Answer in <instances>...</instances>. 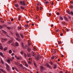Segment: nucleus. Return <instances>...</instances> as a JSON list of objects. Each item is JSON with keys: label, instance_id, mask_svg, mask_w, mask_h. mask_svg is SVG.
<instances>
[{"label": "nucleus", "instance_id": "f257e3e1", "mask_svg": "<svg viewBox=\"0 0 73 73\" xmlns=\"http://www.w3.org/2000/svg\"><path fill=\"white\" fill-rule=\"evenodd\" d=\"M6 68L7 69V70L8 72L10 71V69H9V66L8 65V64H6Z\"/></svg>", "mask_w": 73, "mask_h": 73}, {"label": "nucleus", "instance_id": "f03ea898", "mask_svg": "<svg viewBox=\"0 0 73 73\" xmlns=\"http://www.w3.org/2000/svg\"><path fill=\"white\" fill-rule=\"evenodd\" d=\"M20 4L21 5H25V2L24 1H23V2H22L21 1H20Z\"/></svg>", "mask_w": 73, "mask_h": 73}, {"label": "nucleus", "instance_id": "7ed1b4c3", "mask_svg": "<svg viewBox=\"0 0 73 73\" xmlns=\"http://www.w3.org/2000/svg\"><path fill=\"white\" fill-rule=\"evenodd\" d=\"M46 65L47 66H48V68H50V69H52V67H51V66H49V64H46Z\"/></svg>", "mask_w": 73, "mask_h": 73}, {"label": "nucleus", "instance_id": "20e7f679", "mask_svg": "<svg viewBox=\"0 0 73 73\" xmlns=\"http://www.w3.org/2000/svg\"><path fill=\"white\" fill-rule=\"evenodd\" d=\"M7 27V25H4L3 26L2 25H0V29H3V27Z\"/></svg>", "mask_w": 73, "mask_h": 73}, {"label": "nucleus", "instance_id": "39448f33", "mask_svg": "<svg viewBox=\"0 0 73 73\" xmlns=\"http://www.w3.org/2000/svg\"><path fill=\"white\" fill-rule=\"evenodd\" d=\"M53 65L54 66V68H53V69H56V68H57V65L55 64H53Z\"/></svg>", "mask_w": 73, "mask_h": 73}, {"label": "nucleus", "instance_id": "423d86ee", "mask_svg": "<svg viewBox=\"0 0 73 73\" xmlns=\"http://www.w3.org/2000/svg\"><path fill=\"white\" fill-rule=\"evenodd\" d=\"M37 60H40V55H38L37 54Z\"/></svg>", "mask_w": 73, "mask_h": 73}, {"label": "nucleus", "instance_id": "0eeeda50", "mask_svg": "<svg viewBox=\"0 0 73 73\" xmlns=\"http://www.w3.org/2000/svg\"><path fill=\"white\" fill-rule=\"evenodd\" d=\"M15 57L17 59V60H20V58H21V57H17L16 56H15Z\"/></svg>", "mask_w": 73, "mask_h": 73}, {"label": "nucleus", "instance_id": "6e6552de", "mask_svg": "<svg viewBox=\"0 0 73 73\" xmlns=\"http://www.w3.org/2000/svg\"><path fill=\"white\" fill-rule=\"evenodd\" d=\"M16 36H17V37H18V38H20V35H19V33H16Z\"/></svg>", "mask_w": 73, "mask_h": 73}, {"label": "nucleus", "instance_id": "1a4fd4ad", "mask_svg": "<svg viewBox=\"0 0 73 73\" xmlns=\"http://www.w3.org/2000/svg\"><path fill=\"white\" fill-rule=\"evenodd\" d=\"M1 71H2V72H3L4 73H7V72H6L5 71H4L3 69L1 68L0 69V73H1Z\"/></svg>", "mask_w": 73, "mask_h": 73}, {"label": "nucleus", "instance_id": "9d476101", "mask_svg": "<svg viewBox=\"0 0 73 73\" xmlns=\"http://www.w3.org/2000/svg\"><path fill=\"white\" fill-rule=\"evenodd\" d=\"M64 20H66V21H68V18L66 17H64Z\"/></svg>", "mask_w": 73, "mask_h": 73}, {"label": "nucleus", "instance_id": "9b49d317", "mask_svg": "<svg viewBox=\"0 0 73 73\" xmlns=\"http://www.w3.org/2000/svg\"><path fill=\"white\" fill-rule=\"evenodd\" d=\"M40 68L41 69L40 71H41V72H42V71H43V70L44 69V67H42V66H40Z\"/></svg>", "mask_w": 73, "mask_h": 73}, {"label": "nucleus", "instance_id": "f8f14e48", "mask_svg": "<svg viewBox=\"0 0 73 73\" xmlns=\"http://www.w3.org/2000/svg\"><path fill=\"white\" fill-rule=\"evenodd\" d=\"M0 55L1 56L3 57H4V56L3 55V54L1 52H0Z\"/></svg>", "mask_w": 73, "mask_h": 73}, {"label": "nucleus", "instance_id": "ddd939ff", "mask_svg": "<svg viewBox=\"0 0 73 73\" xmlns=\"http://www.w3.org/2000/svg\"><path fill=\"white\" fill-rule=\"evenodd\" d=\"M20 35L22 38H24V35H23V34H22V33H20Z\"/></svg>", "mask_w": 73, "mask_h": 73}, {"label": "nucleus", "instance_id": "4468645a", "mask_svg": "<svg viewBox=\"0 0 73 73\" xmlns=\"http://www.w3.org/2000/svg\"><path fill=\"white\" fill-rule=\"evenodd\" d=\"M49 63L50 64H51V65H53V64H54V63H53V62H49Z\"/></svg>", "mask_w": 73, "mask_h": 73}, {"label": "nucleus", "instance_id": "2eb2a0df", "mask_svg": "<svg viewBox=\"0 0 73 73\" xmlns=\"http://www.w3.org/2000/svg\"><path fill=\"white\" fill-rule=\"evenodd\" d=\"M27 51L28 52H30V51H31V48L28 47L27 48Z\"/></svg>", "mask_w": 73, "mask_h": 73}, {"label": "nucleus", "instance_id": "dca6fc26", "mask_svg": "<svg viewBox=\"0 0 73 73\" xmlns=\"http://www.w3.org/2000/svg\"><path fill=\"white\" fill-rule=\"evenodd\" d=\"M1 39L2 40H4V41H7V39L6 38L4 39L3 38H1Z\"/></svg>", "mask_w": 73, "mask_h": 73}, {"label": "nucleus", "instance_id": "f3484780", "mask_svg": "<svg viewBox=\"0 0 73 73\" xmlns=\"http://www.w3.org/2000/svg\"><path fill=\"white\" fill-rule=\"evenodd\" d=\"M12 40H10L7 42L8 44H11L12 43Z\"/></svg>", "mask_w": 73, "mask_h": 73}, {"label": "nucleus", "instance_id": "a211bd4d", "mask_svg": "<svg viewBox=\"0 0 73 73\" xmlns=\"http://www.w3.org/2000/svg\"><path fill=\"white\" fill-rule=\"evenodd\" d=\"M51 59L52 60H54V56H53L51 57Z\"/></svg>", "mask_w": 73, "mask_h": 73}, {"label": "nucleus", "instance_id": "6ab92c4d", "mask_svg": "<svg viewBox=\"0 0 73 73\" xmlns=\"http://www.w3.org/2000/svg\"><path fill=\"white\" fill-rule=\"evenodd\" d=\"M49 1H46L45 2V4H49Z\"/></svg>", "mask_w": 73, "mask_h": 73}, {"label": "nucleus", "instance_id": "aec40b11", "mask_svg": "<svg viewBox=\"0 0 73 73\" xmlns=\"http://www.w3.org/2000/svg\"><path fill=\"white\" fill-rule=\"evenodd\" d=\"M22 48H23V49H24V44H23V43H22Z\"/></svg>", "mask_w": 73, "mask_h": 73}, {"label": "nucleus", "instance_id": "412c9836", "mask_svg": "<svg viewBox=\"0 0 73 73\" xmlns=\"http://www.w3.org/2000/svg\"><path fill=\"white\" fill-rule=\"evenodd\" d=\"M15 45L17 46H19V43H18L17 42H16Z\"/></svg>", "mask_w": 73, "mask_h": 73}, {"label": "nucleus", "instance_id": "4be33fe9", "mask_svg": "<svg viewBox=\"0 0 73 73\" xmlns=\"http://www.w3.org/2000/svg\"><path fill=\"white\" fill-rule=\"evenodd\" d=\"M31 54H28L27 56H28V57H31Z\"/></svg>", "mask_w": 73, "mask_h": 73}, {"label": "nucleus", "instance_id": "5701e85b", "mask_svg": "<svg viewBox=\"0 0 73 73\" xmlns=\"http://www.w3.org/2000/svg\"><path fill=\"white\" fill-rule=\"evenodd\" d=\"M53 53H56V50L54 49H53Z\"/></svg>", "mask_w": 73, "mask_h": 73}, {"label": "nucleus", "instance_id": "b1692460", "mask_svg": "<svg viewBox=\"0 0 73 73\" xmlns=\"http://www.w3.org/2000/svg\"><path fill=\"white\" fill-rule=\"evenodd\" d=\"M16 40H17L18 41H21L20 39H19L18 38H16Z\"/></svg>", "mask_w": 73, "mask_h": 73}, {"label": "nucleus", "instance_id": "393cba45", "mask_svg": "<svg viewBox=\"0 0 73 73\" xmlns=\"http://www.w3.org/2000/svg\"><path fill=\"white\" fill-rule=\"evenodd\" d=\"M60 20H63V18H62V17H61V16L60 17Z\"/></svg>", "mask_w": 73, "mask_h": 73}, {"label": "nucleus", "instance_id": "a878e982", "mask_svg": "<svg viewBox=\"0 0 73 73\" xmlns=\"http://www.w3.org/2000/svg\"><path fill=\"white\" fill-rule=\"evenodd\" d=\"M0 49L2 50L3 49V46L1 45L0 46Z\"/></svg>", "mask_w": 73, "mask_h": 73}, {"label": "nucleus", "instance_id": "bb28decb", "mask_svg": "<svg viewBox=\"0 0 73 73\" xmlns=\"http://www.w3.org/2000/svg\"><path fill=\"white\" fill-rule=\"evenodd\" d=\"M2 31H3V33H4L5 34H7V32L4 31V30H2Z\"/></svg>", "mask_w": 73, "mask_h": 73}, {"label": "nucleus", "instance_id": "cd10ccee", "mask_svg": "<svg viewBox=\"0 0 73 73\" xmlns=\"http://www.w3.org/2000/svg\"><path fill=\"white\" fill-rule=\"evenodd\" d=\"M34 65H35V67H36V68H37V66L36 65V63H35V62H34Z\"/></svg>", "mask_w": 73, "mask_h": 73}, {"label": "nucleus", "instance_id": "c85d7f7f", "mask_svg": "<svg viewBox=\"0 0 73 73\" xmlns=\"http://www.w3.org/2000/svg\"><path fill=\"white\" fill-rule=\"evenodd\" d=\"M15 6L16 7H19V5H18V4H15Z\"/></svg>", "mask_w": 73, "mask_h": 73}, {"label": "nucleus", "instance_id": "c756f323", "mask_svg": "<svg viewBox=\"0 0 73 73\" xmlns=\"http://www.w3.org/2000/svg\"><path fill=\"white\" fill-rule=\"evenodd\" d=\"M39 6H37V11H38L39 10Z\"/></svg>", "mask_w": 73, "mask_h": 73}, {"label": "nucleus", "instance_id": "7c9ffc66", "mask_svg": "<svg viewBox=\"0 0 73 73\" xmlns=\"http://www.w3.org/2000/svg\"><path fill=\"white\" fill-rule=\"evenodd\" d=\"M7 62H8L9 63V64L10 63V60L9 59H8L7 60Z\"/></svg>", "mask_w": 73, "mask_h": 73}, {"label": "nucleus", "instance_id": "2f4dec72", "mask_svg": "<svg viewBox=\"0 0 73 73\" xmlns=\"http://www.w3.org/2000/svg\"><path fill=\"white\" fill-rule=\"evenodd\" d=\"M12 50H10L9 51V53H10V54H11V53H12Z\"/></svg>", "mask_w": 73, "mask_h": 73}, {"label": "nucleus", "instance_id": "473e14b6", "mask_svg": "<svg viewBox=\"0 0 73 73\" xmlns=\"http://www.w3.org/2000/svg\"><path fill=\"white\" fill-rule=\"evenodd\" d=\"M1 62L2 64H4V62L3 61V60H1Z\"/></svg>", "mask_w": 73, "mask_h": 73}, {"label": "nucleus", "instance_id": "72a5a7b5", "mask_svg": "<svg viewBox=\"0 0 73 73\" xmlns=\"http://www.w3.org/2000/svg\"><path fill=\"white\" fill-rule=\"evenodd\" d=\"M32 55L33 56H35V53L33 52H32Z\"/></svg>", "mask_w": 73, "mask_h": 73}, {"label": "nucleus", "instance_id": "f704fd0d", "mask_svg": "<svg viewBox=\"0 0 73 73\" xmlns=\"http://www.w3.org/2000/svg\"><path fill=\"white\" fill-rule=\"evenodd\" d=\"M7 29H9V30H10L11 29V28L10 27H7Z\"/></svg>", "mask_w": 73, "mask_h": 73}, {"label": "nucleus", "instance_id": "c9c22d12", "mask_svg": "<svg viewBox=\"0 0 73 73\" xmlns=\"http://www.w3.org/2000/svg\"><path fill=\"white\" fill-rule=\"evenodd\" d=\"M9 60L10 61H13V60H12V59H11V58H9Z\"/></svg>", "mask_w": 73, "mask_h": 73}, {"label": "nucleus", "instance_id": "e433bc0d", "mask_svg": "<svg viewBox=\"0 0 73 73\" xmlns=\"http://www.w3.org/2000/svg\"><path fill=\"white\" fill-rule=\"evenodd\" d=\"M67 13H68V14H70L71 13V12H70L69 11H67Z\"/></svg>", "mask_w": 73, "mask_h": 73}, {"label": "nucleus", "instance_id": "4c0bfd02", "mask_svg": "<svg viewBox=\"0 0 73 73\" xmlns=\"http://www.w3.org/2000/svg\"><path fill=\"white\" fill-rule=\"evenodd\" d=\"M21 54H24V52L23 51H21Z\"/></svg>", "mask_w": 73, "mask_h": 73}, {"label": "nucleus", "instance_id": "58836bf2", "mask_svg": "<svg viewBox=\"0 0 73 73\" xmlns=\"http://www.w3.org/2000/svg\"><path fill=\"white\" fill-rule=\"evenodd\" d=\"M25 66H26V67H28V64H27V63H26L25 64Z\"/></svg>", "mask_w": 73, "mask_h": 73}, {"label": "nucleus", "instance_id": "ea45409f", "mask_svg": "<svg viewBox=\"0 0 73 73\" xmlns=\"http://www.w3.org/2000/svg\"><path fill=\"white\" fill-rule=\"evenodd\" d=\"M25 27H28V25H25Z\"/></svg>", "mask_w": 73, "mask_h": 73}, {"label": "nucleus", "instance_id": "a19ab883", "mask_svg": "<svg viewBox=\"0 0 73 73\" xmlns=\"http://www.w3.org/2000/svg\"><path fill=\"white\" fill-rule=\"evenodd\" d=\"M19 66H21V67L22 68L23 66V65L22 64H19Z\"/></svg>", "mask_w": 73, "mask_h": 73}, {"label": "nucleus", "instance_id": "79ce46f5", "mask_svg": "<svg viewBox=\"0 0 73 73\" xmlns=\"http://www.w3.org/2000/svg\"><path fill=\"white\" fill-rule=\"evenodd\" d=\"M19 19H18L19 20H20V18H21V16H19Z\"/></svg>", "mask_w": 73, "mask_h": 73}, {"label": "nucleus", "instance_id": "37998d69", "mask_svg": "<svg viewBox=\"0 0 73 73\" xmlns=\"http://www.w3.org/2000/svg\"><path fill=\"white\" fill-rule=\"evenodd\" d=\"M21 8L22 9H24V7H23V6H21Z\"/></svg>", "mask_w": 73, "mask_h": 73}, {"label": "nucleus", "instance_id": "c03bdc74", "mask_svg": "<svg viewBox=\"0 0 73 73\" xmlns=\"http://www.w3.org/2000/svg\"><path fill=\"white\" fill-rule=\"evenodd\" d=\"M28 45H31V43L29 42H28Z\"/></svg>", "mask_w": 73, "mask_h": 73}, {"label": "nucleus", "instance_id": "a18cd8bd", "mask_svg": "<svg viewBox=\"0 0 73 73\" xmlns=\"http://www.w3.org/2000/svg\"><path fill=\"white\" fill-rule=\"evenodd\" d=\"M8 23L9 25H11V24L12 23H10V22H8Z\"/></svg>", "mask_w": 73, "mask_h": 73}, {"label": "nucleus", "instance_id": "49530a36", "mask_svg": "<svg viewBox=\"0 0 73 73\" xmlns=\"http://www.w3.org/2000/svg\"><path fill=\"white\" fill-rule=\"evenodd\" d=\"M15 69L16 70V71H17V72H18V71H19V70H18V69H17V68H15Z\"/></svg>", "mask_w": 73, "mask_h": 73}, {"label": "nucleus", "instance_id": "de8ad7c7", "mask_svg": "<svg viewBox=\"0 0 73 73\" xmlns=\"http://www.w3.org/2000/svg\"><path fill=\"white\" fill-rule=\"evenodd\" d=\"M7 49V47H5L4 48V50H6Z\"/></svg>", "mask_w": 73, "mask_h": 73}, {"label": "nucleus", "instance_id": "09e8293b", "mask_svg": "<svg viewBox=\"0 0 73 73\" xmlns=\"http://www.w3.org/2000/svg\"><path fill=\"white\" fill-rule=\"evenodd\" d=\"M70 14H71V15H73V11H71Z\"/></svg>", "mask_w": 73, "mask_h": 73}, {"label": "nucleus", "instance_id": "8fccbe9b", "mask_svg": "<svg viewBox=\"0 0 73 73\" xmlns=\"http://www.w3.org/2000/svg\"><path fill=\"white\" fill-rule=\"evenodd\" d=\"M56 14L57 15H60V13L59 12H57Z\"/></svg>", "mask_w": 73, "mask_h": 73}, {"label": "nucleus", "instance_id": "3c124183", "mask_svg": "<svg viewBox=\"0 0 73 73\" xmlns=\"http://www.w3.org/2000/svg\"><path fill=\"white\" fill-rule=\"evenodd\" d=\"M29 64H31V62L30 61H29L28 62Z\"/></svg>", "mask_w": 73, "mask_h": 73}, {"label": "nucleus", "instance_id": "603ef678", "mask_svg": "<svg viewBox=\"0 0 73 73\" xmlns=\"http://www.w3.org/2000/svg\"><path fill=\"white\" fill-rule=\"evenodd\" d=\"M68 18H69V19H70V20L72 19V17H70L69 16L68 17Z\"/></svg>", "mask_w": 73, "mask_h": 73}, {"label": "nucleus", "instance_id": "864d4df0", "mask_svg": "<svg viewBox=\"0 0 73 73\" xmlns=\"http://www.w3.org/2000/svg\"><path fill=\"white\" fill-rule=\"evenodd\" d=\"M24 56L25 57H27V54H25V53H24Z\"/></svg>", "mask_w": 73, "mask_h": 73}, {"label": "nucleus", "instance_id": "5fc2aeb1", "mask_svg": "<svg viewBox=\"0 0 73 73\" xmlns=\"http://www.w3.org/2000/svg\"><path fill=\"white\" fill-rule=\"evenodd\" d=\"M62 23L63 25H65V22H62Z\"/></svg>", "mask_w": 73, "mask_h": 73}, {"label": "nucleus", "instance_id": "6e6d98bb", "mask_svg": "<svg viewBox=\"0 0 73 73\" xmlns=\"http://www.w3.org/2000/svg\"><path fill=\"white\" fill-rule=\"evenodd\" d=\"M21 29V28L20 27H18V29Z\"/></svg>", "mask_w": 73, "mask_h": 73}, {"label": "nucleus", "instance_id": "4d7b16f0", "mask_svg": "<svg viewBox=\"0 0 73 73\" xmlns=\"http://www.w3.org/2000/svg\"><path fill=\"white\" fill-rule=\"evenodd\" d=\"M67 32H69V29H67L66 30Z\"/></svg>", "mask_w": 73, "mask_h": 73}, {"label": "nucleus", "instance_id": "13d9d810", "mask_svg": "<svg viewBox=\"0 0 73 73\" xmlns=\"http://www.w3.org/2000/svg\"><path fill=\"white\" fill-rule=\"evenodd\" d=\"M1 22L3 23H4V21H1Z\"/></svg>", "mask_w": 73, "mask_h": 73}, {"label": "nucleus", "instance_id": "bf43d9fd", "mask_svg": "<svg viewBox=\"0 0 73 73\" xmlns=\"http://www.w3.org/2000/svg\"><path fill=\"white\" fill-rule=\"evenodd\" d=\"M15 55V54H14V53H13L11 54V56H13V55Z\"/></svg>", "mask_w": 73, "mask_h": 73}, {"label": "nucleus", "instance_id": "052dcab7", "mask_svg": "<svg viewBox=\"0 0 73 73\" xmlns=\"http://www.w3.org/2000/svg\"><path fill=\"white\" fill-rule=\"evenodd\" d=\"M13 20H14L12 18V19H11V21H13Z\"/></svg>", "mask_w": 73, "mask_h": 73}, {"label": "nucleus", "instance_id": "680f3d73", "mask_svg": "<svg viewBox=\"0 0 73 73\" xmlns=\"http://www.w3.org/2000/svg\"><path fill=\"white\" fill-rule=\"evenodd\" d=\"M60 36H62L63 35V34L62 33H61L60 34Z\"/></svg>", "mask_w": 73, "mask_h": 73}, {"label": "nucleus", "instance_id": "e2e57ef3", "mask_svg": "<svg viewBox=\"0 0 73 73\" xmlns=\"http://www.w3.org/2000/svg\"><path fill=\"white\" fill-rule=\"evenodd\" d=\"M1 21H3V20L2 19H0V21L1 22Z\"/></svg>", "mask_w": 73, "mask_h": 73}, {"label": "nucleus", "instance_id": "0e129e2a", "mask_svg": "<svg viewBox=\"0 0 73 73\" xmlns=\"http://www.w3.org/2000/svg\"><path fill=\"white\" fill-rule=\"evenodd\" d=\"M58 44H61V41H58Z\"/></svg>", "mask_w": 73, "mask_h": 73}, {"label": "nucleus", "instance_id": "69168bd1", "mask_svg": "<svg viewBox=\"0 0 73 73\" xmlns=\"http://www.w3.org/2000/svg\"><path fill=\"white\" fill-rule=\"evenodd\" d=\"M73 7V6H71L70 7V8H72Z\"/></svg>", "mask_w": 73, "mask_h": 73}, {"label": "nucleus", "instance_id": "338daca9", "mask_svg": "<svg viewBox=\"0 0 73 73\" xmlns=\"http://www.w3.org/2000/svg\"><path fill=\"white\" fill-rule=\"evenodd\" d=\"M14 58H15L14 57H13L12 58V60H13V59H14Z\"/></svg>", "mask_w": 73, "mask_h": 73}, {"label": "nucleus", "instance_id": "774afa93", "mask_svg": "<svg viewBox=\"0 0 73 73\" xmlns=\"http://www.w3.org/2000/svg\"><path fill=\"white\" fill-rule=\"evenodd\" d=\"M60 73H63V72H62V71H61L60 72Z\"/></svg>", "mask_w": 73, "mask_h": 73}]
</instances>
